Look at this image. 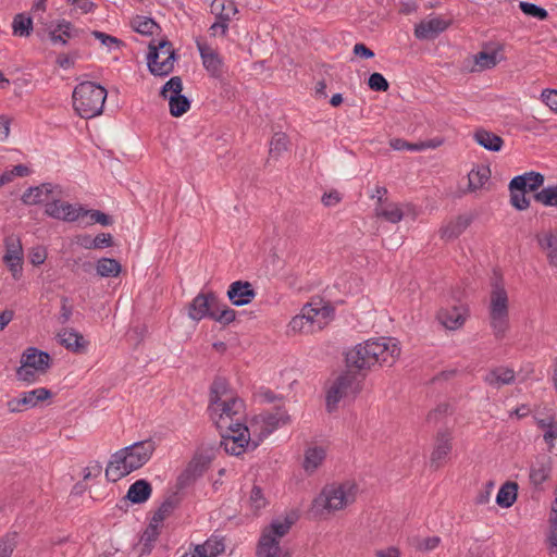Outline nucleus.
Returning a JSON list of instances; mask_svg holds the SVG:
<instances>
[{
  "label": "nucleus",
  "mask_w": 557,
  "mask_h": 557,
  "mask_svg": "<svg viewBox=\"0 0 557 557\" xmlns=\"http://www.w3.org/2000/svg\"><path fill=\"white\" fill-rule=\"evenodd\" d=\"M17 533L10 532L0 537V557H12L17 545Z\"/></svg>",
  "instance_id": "09e8293b"
},
{
  "label": "nucleus",
  "mask_w": 557,
  "mask_h": 557,
  "mask_svg": "<svg viewBox=\"0 0 557 557\" xmlns=\"http://www.w3.org/2000/svg\"><path fill=\"white\" fill-rule=\"evenodd\" d=\"M451 436L449 433H440L436 438L435 447L431 455V463L438 468L447 458L451 449Z\"/></svg>",
  "instance_id": "473e14b6"
},
{
  "label": "nucleus",
  "mask_w": 557,
  "mask_h": 557,
  "mask_svg": "<svg viewBox=\"0 0 557 557\" xmlns=\"http://www.w3.org/2000/svg\"><path fill=\"white\" fill-rule=\"evenodd\" d=\"M293 521L288 517H280L263 529L256 550L257 557H288L281 546L282 539L288 533Z\"/></svg>",
  "instance_id": "0eeeda50"
},
{
  "label": "nucleus",
  "mask_w": 557,
  "mask_h": 557,
  "mask_svg": "<svg viewBox=\"0 0 557 557\" xmlns=\"http://www.w3.org/2000/svg\"><path fill=\"white\" fill-rule=\"evenodd\" d=\"M175 502L173 499H166L153 513L151 522L160 525L162 521L173 511Z\"/></svg>",
  "instance_id": "8fccbe9b"
},
{
  "label": "nucleus",
  "mask_w": 557,
  "mask_h": 557,
  "mask_svg": "<svg viewBox=\"0 0 557 557\" xmlns=\"http://www.w3.org/2000/svg\"><path fill=\"white\" fill-rule=\"evenodd\" d=\"M333 309L322 301H312L305 305L299 314L295 315L289 324L293 333L311 334L324 329L333 318Z\"/></svg>",
  "instance_id": "39448f33"
},
{
  "label": "nucleus",
  "mask_w": 557,
  "mask_h": 557,
  "mask_svg": "<svg viewBox=\"0 0 557 557\" xmlns=\"http://www.w3.org/2000/svg\"><path fill=\"white\" fill-rule=\"evenodd\" d=\"M45 214L69 223L86 218L85 207L79 203L63 201L61 197H55L48 203Z\"/></svg>",
  "instance_id": "2eb2a0df"
},
{
  "label": "nucleus",
  "mask_w": 557,
  "mask_h": 557,
  "mask_svg": "<svg viewBox=\"0 0 557 557\" xmlns=\"http://www.w3.org/2000/svg\"><path fill=\"white\" fill-rule=\"evenodd\" d=\"M71 315H72V307L67 305L66 299H63L62 306L60 309V315H59L60 323L64 324V323L69 322V320L71 319Z\"/></svg>",
  "instance_id": "69168bd1"
},
{
  "label": "nucleus",
  "mask_w": 557,
  "mask_h": 557,
  "mask_svg": "<svg viewBox=\"0 0 557 557\" xmlns=\"http://www.w3.org/2000/svg\"><path fill=\"white\" fill-rule=\"evenodd\" d=\"M147 63L151 74L166 76L173 69L176 61L175 51L168 40H160L157 45H149Z\"/></svg>",
  "instance_id": "9b49d317"
},
{
  "label": "nucleus",
  "mask_w": 557,
  "mask_h": 557,
  "mask_svg": "<svg viewBox=\"0 0 557 557\" xmlns=\"http://www.w3.org/2000/svg\"><path fill=\"white\" fill-rule=\"evenodd\" d=\"M227 297L234 306L240 307L250 304L256 297V292L249 282L235 281L227 289Z\"/></svg>",
  "instance_id": "393cba45"
},
{
  "label": "nucleus",
  "mask_w": 557,
  "mask_h": 557,
  "mask_svg": "<svg viewBox=\"0 0 557 557\" xmlns=\"http://www.w3.org/2000/svg\"><path fill=\"white\" fill-rule=\"evenodd\" d=\"M236 318V312L227 305L216 299L213 312H211V319L221 324L227 325L232 323Z\"/></svg>",
  "instance_id": "79ce46f5"
},
{
  "label": "nucleus",
  "mask_w": 557,
  "mask_h": 557,
  "mask_svg": "<svg viewBox=\"0 0 557 557\" xmlns=\"http://www.w3.org/2000/svg\"><path fill=\"white\" fill-rule=\"evenodd\" d=\"M63 190L60 185L52 183H42L38 186L27 188L21 200L27 206L45 205V209L48 203L55 197H62Z\"/></svg>",
  "instance_id": "dca6fc26"
},
{
  "label": "nucleus",
  "mask_w": 557,
  "mask_h": 557,
  "mask_svg": "<svg viewBox=\"0 0 557 557\" xmlns=\"http://www.w3.org/2000/svg\"><path fill=\"white\" fill-rule=\"evenodd\" d=\"M503 55V46L495 45L488 47L476 54L473 55V65L471 66V72H481L485 70H490L495 67L502 60Z\"/></svg>",
  "instance_id": "4be33fe9"
},
{
  "label": "nucleus",
  "mask_w": 557,
  "mask_h": 557,
  "mask_svg": "<svg viewBox=\"0 0 557 557\" xmlns=\"http://www.w3.org/2000/svg\"><path fill=\"white\" fill-rule=\"evenodd\" d=\"M249 502H250V506L255 509V510H260L262 508L265 507L267 505V499L265 497L263 496V493L262 491L260 490V487L258 486H253L251 492H250V497H249Z\"/></svg>",
  "instance_id": "4d7b16f0"
},
{
  "label": "nucleus",
  "mask_w": 557,
  "mask_h": 557,
  "mask_svg": "<svg viewBox=\"0 0 557 557\" xmlns=\"http://www.w3.org/2000/svg\"><path fill=\"white\" fill-rule=\"evenodd\" d=\"M218 297L214 294H199L189 305L188 315L194 321H200L205 318L211 319Z\"/></svg>",
  "instance_id": "5701e85b"
},
{
  "label": "nucleus",
  "mask_w": 557,
  "mask_h": 557,
  "mask_svg": "<svg viewBox=\"0 0 557 557\" xmlns=\"http://www.w3.org/2000/svg\"><path fill=\"white\" fill-rule=\"evenodd\" d=\"M509 190L511 193L510 202L516 209L525 210L529 208L530 200L525 197V190Z\"/></svg>",
  "instance_id": "603ef678"
},
{
  "label": "nucleus",
  "mask_w": 557,
  "mask_h": 557,
  "mask_svg": "<svg viewBox=\"0 0 557 557\" xmlns=\"http://www.w3.org/2000/svg\"><path fill=\"white\" fill-rule=\"evenodd\" d=\"M76 59L77 53L60 54L57 58V64L64 70H69L74 66Z\"/></svg>",
  "instance_id": "680f3d73"
},
{
  "label": "nucleus",
  "mask_w": 557,
  "mask_h": 557,
  "mask_svg": "<svg viewBox=\"0 0 557 557\" xmlns=\"http://www.w3.org/2000/svg\"><path fill=\"white\" fill-rule=\"evenodd\" d=\"M48 252L44 246L33 247L29 251L28 258L29 262L35 265H41L47 259Z\"/></svg>",
  "instance_id": "5fc2aeb1"
},
{
  "label": "nucleus",
  "mask_w": 557,
  "mask_h": 557,
  "mask_svg": "<svg viewBox=\"0 0 557 557\" xmlns=\"http://www.w3.org/2000/svg\"><path fill=\"white\" fill-rule=\"evenodd\" d=\"M13 35L28 37L33 30V20L25 13L16 14L12 21Z\"/></svg>",
  "instance_id": "a19ab883"
},
{
  "label": "nucleus",
  "mask_w": 557,
  "mask_h": 557,
  "mask_svg": "<svg viewBox=\"0 0 557 557\" xmlns=\"http://www.w3.org/2000/svg\"><path fill=\"white\" fill-rule=\"evenodd\" d=\"M211 13L228 24L237 15L238 9L235 2H211Z\"/></svg>",
  "instance_id": "ea45409f"
},
{
  "label": "nucleus",
  "mask_w": 557,
  "mask_h": 557,
  "mask_svg": "<svg viewBox=\"0 0 557 557\" xmlns=\"http://www.w3.org/2000/svg\"><path fill=\"white\" fill-rule=\"evenodd\" d=\"M553 460L549 456L536 455L530 463L529 479L532 485L540 486L550 476Z\"/></svg>",
  "instance_id": "b1692460"
},
{
  "label": "nucleus",
  "mask_w": 557,
  "mask_h": 557,
  "mask_svg": "<svg viewBox=\"0 0 557 557\" xmlns=\"http://www.w3.org/2000/svg\"><path fill=\"white\" fill-rule=\"evenodd\" d=\"M288 137L284 133H275L270 141V156L278 158L288 149Z\"/></svg>",
  "instance_id": "49530a36"
},
{
  "label": "nucleus",
  "mask_w": 557,
  "mask_h": 557,
  "mask_svg": "<svg viewBox=\"0 0 557 557\" xmlns=\"http://www.w3.org/2000/svg\"><path fill=\"white\" fill-rule=\"evenodd\" d=\"M85 212L86 216L90 218V221L87 224L98 223L103 226L112 224V219L99 210H89L85 208Z\"/></svg>",
  "instance_id": "864d4df0"
},
{
  "label": "nucleus",
  "mask_w": 557,
  "mask_h": 557,
  "mask_svg": "<svg viewBox=\"0 0 557 557\" xmlns=\"http://www.w3.org/2000/svg\"><path fill=\"white\" fill-rule=\"evenodd\" d=\"M49 36L53 44L65 45L70 39L78 36V30L70 22L62 20L50 24Z\"/></svg>",
  "instance_id": "c85d7f7f"
},
{
  "label": "nucleus",
  "mask_w": 557,
  "mask_h": 557,
  "mask_svg": "<svg viewBox=\"0 0 557 557\" xmlns=\"http://www.w3.org/2000/svg\"><path fill=\"white\" fill-rule=\"evenodd\" d=\"M227 29H228V24L226 22H223L218 18L210 27V32L213 36H216L218 34L226 35Z\"/></svg>",
  "instance_id": "338daca9"
},
{
  "label": "nucleus",
  "mask_w": 557,
  "mask_h": 557,
  "mask_svg": "<svg viewBox=\"0 0 557 557\" xmlns=\"http://www.w3.org/2000/svg\"><path fill=\"white\" fill-rule=\"evenodd\" d=\"M535 424L542 432L543 440L550 451L555 447L557 440V419L553 414L535 417Z\"/></svg>",
  "instance_id": "cd10ccee"
},
{
  "label": "nucleus",
  "mask_w": 557,
  "mask_h": 557,
  "mask_svg": "<svg viewBox=\"0 0 557 557\" xmlns=\"http://www.w3.org/2000/svg\"><path fill=\"white\" fill-rule=\"evenodd\" d=\"M550 554H557V491L555 492V499L552 504L549 515V533L547 537Z\"/></svg>",
  "instance_id": "c03bdc74"
},
{
  "label": "nucleus",
  "mask_w": 557,
  "mask_h": 557,
  "mask_svg": "<svg viewBox=\"0 0 557 557\" xmlns=\"http://www.w3.org/2000/svg\"><path fill=\"white\" fill-rule=\"evenodd\" d=\"M51 366V357L48 352L35 347H28L21 356V366L16 370L20 381L27 384L37 382L39 376L47 373Z\"/></svg>",
  "instance_id": "1a4fd4ad"
},
{
  "label": "nucleus",
  "mask_w": 557,
  "mask_h": 557,
  "mask_svg": "<svg viewBox=\"0 0 557 557\" xmlns=\"http://www.w3.org/2000/svg\"><path fill=\"white\" fill-rule=\"evenodd\" d=\"M473 138L478 145L482 146L488 151H499L504 146V140L502 137L483 128L475 131Z\"/></svg>",
  "instance_id": "72a5a7b5"
},
{
  "label": "nucleus",
  "mask_w": 557,
  "mask_h": 557,
  "mask_svg": "<svg viewBox=\"0 0 557 557\" xmlns=\"http://www.w3.org/2000/svg\"><path fill=\"white\" fill-rule=\"evenodd\" d=\"M358 487L355 483L329 484L313 499L311 511L324 516L345 509L356 500Z\"/></svg>",
  "instance_id": "20e7f679"
},
{
  "label": "nucleus",
  "mask_w": 557,
  "mask_h": 557,
  "mask_svg": "<svg viewBox=\"0 0 557 557\" xmlns=\"http://www.w3.org/2000/svg\"><path fill=\"white\" fill-rule=\"evenodd\" d=\"M490 177L491 170L488 166L476 165L468 174L469 189L474 191L482 188L487 183Z\"/></svg>",
  "instance_id": "58836bf2"
},
{
  "label": "nucleus",
  "mask_w": 557,
  "mask_h": 557,
  "mask_svg": "<svg viewBox=\"0 0 557 557\" xmlns=\"http://www.w3.org/2000/svg\"><path fill=\"white\" fill-rule=\"evenodd\" d=\"M358 393L355 377L350 374H342L336 377L326 392V409L329 412L336 410L341 401L350 400Z\"/></svg>",
  "instance_id": "f8f14e48"
},
{
  "label": "nucleus",
  "mask_w": 557,
  "mask_h": 557,
  "mask_svg": "<svg viewBox=\"0 0 557 557\" xmlns=\"http://www.w3.org/2000/svg\"><path fill=\"white\" fill-rule=\"evenodd\" d=\"M544 184V176L539 172H527L515 176L509 183V189L535 191Z\"/></svg>",
  "instance_id": "bb28decb"
},
{
  "label": "nucleus",
  "mask_w": 557,
  "mask_h": 557,
  "mask_svg": "<svg viewBox=\"0 0 557 557\" xmlns=\"http://www.w3.org/2000/svg\"><path fill=\"white\" fill-rule=\"evenodd\" d=\"M112 245V236L110 234L101 233L94 238V249H101Z\"/></svg>",
  "instance_id": "e2e57ef3"
},
{
  "label": "nucleus",
  "mask_w": 557,
  "mask_h": 557,
  "mask_svg": "<svg viewBox=\"0 0 557 557\" xmlns=\"http://www.w3.org/2000/svg\"><path fill=\"white\" fill-rule=\"evenodd\" d=\"M520 9L523 13L533 16L537 20H545L547 16V12L545 9L534 4L533 2H519Z\"/></svg>",
  "instance_id": "3c124183"
},
{
  "label": "nucleus",
  "mask_w": 557,
  "mask_h": 557,
  "mask_svg": "<svg viewBox=\"0 0 557 557\" xmlns=\"http://www.w3.org/2000/svg\"><path fill=\"white\" fill-rule=\"evenodd\" d=\"M212 460V454L197 453L188 462L186 468L177 478L178 488H185L191 485L197 479L203 475Z\"/></svg>",
  "instance_id": "f3484780"
},
{
  "label": "nucleus",
  "mask_w": 557,
  "mask_h": 557,
  "mask_svg": "<svg viewBox=\"0 0 557 557\" xmlns=\"http://www.w3.org/2000/svg\"><path fill=\"white\" fill-rule=\"evenodd\" d=\"M534 199L546 207L557 206V185L543 188L534 195Z\"/></svg>",
  "instance_id": "de8ad7c7"
},
{
  "label": "nucleus",
  "mask_w": 557,
  "mask_h": 557,
  "mask_svg": "<svg viewBox=\"0 0 557 557\" xmlns=\"http://www.w3.org/2000/svg\"><path fill=\"white\" fill-rule=\"evenodd\" d=\"M518 484L506 482L503 484L496 496V504L502 508H509L517 499Z\"/></svg>",
  "instance_id": "4c0bfd02"
},
{
  "label": "nucleus",
  "mask_w": 557,
  "mask_h": 557,
  "mask_svg": "<svg viewBox=\"0 0 557 557\" xmlns=\"http://www.w3.org/2000/svg\"><path fill=\"white\" fill-rule=\"evenodd\" d=\"M326 457V450L322 446H309L305 450L302 468L308 474L314 473L323 463Z\"/></svg>",
  "instance_id": "c756f323"
},
{
  "label": "nucleus",
  "mask_w": 557,
  "mask_h": 557,
  "mask_svg": "<svg viewBox=\"0 0 557 557\" xmlns=\"http://www.w3.org/2000/svg\"><path fill=\"white\" fill-rule=\"evenodd\" d=\"M440 541L441 540L438 536L426 537V539L421 540L418 543L417 547H418V549H420L422 552H430V550L435 549L438 546Z\"/></svg>",
  "instance_id": "052dcab7"
},
{
  "label": "nucleus",
  "mask_w": 557,
  "mask_h": 557,
  "mask_svg": "<svg viewBox=\"0 0 557 557\" xmlns=\"http://www.w3.org/2000/svg\"><path fill=\"white\" fill-rule=\"evenodd\" d=\"M400 345L394 337H380L357 345L347 355L349 364L362 370L373 366L392 367L400 357Z\"/></svg>",
  "instance_id": "f03ea898"
},
{
  "label": "nucleus",
  "mask_w": 557,
  "mask_h": 557,
  "mask_svg": "<svg viewBox=\"0 0 557 557\" xmlns=\"http://www.w3.org/2000/svg\"><path fill=\"white\" fill-rule=\"evenodd\" d=\"M92 36L98 39L102 46L107 47L109 50L119 48L121 41L111 35L104 34L102 32L95 30L92 32Z\"/></svg>",
  "instance_id": "6e6d98bb"
},
{
  "label": "nucleus",
  "mask_w": 557,
  "mask_h": 557,
  "mask_svg": "<svg viewBox=\"0 0 557 557\" xmlns=\"http://www.w3.org/2000/svg\"><path fill=\"white\" fill-rule=\"evenodd\" d=\"M368 85L372 90L386 91L388 89V83L385 77L380 73H373L370 75Z\"/></svg>",
  "instance_id": "13d9d810"
},
{
  "label": "nucleus",
  "mask_w": 557,
  "mask_h": 557,
  "mask_svg": "<svg viewBox=\"0 0 557 557\" xmlns=\"http://www.w3.org/2000/svg\"><path fill=\"white\" fill-rule=\"evenodd\" d=\"M219 384L215 382L212 389L210 417L220 430L225 451L238 456L246 446H249L248 426L240 423L244 403L232 396L219 397L216 391Z\"/></svg>",
  "instance_id": "f257e3e1"
},
{
  "label": "nucleus",
  "mask_w": 557,
  "mask_h": 557,
  "mask_svg": "<svg viewBox=\"0 0 557 557\" xmlns=\"http://www.w3.org/2000/svg\"><path fill=\"white\" fill-rule=\"evenodd\" d=\"M183 83L180 76L171 77L161 89V97L169 101L171 115L178 117L186 113L190 108V101L181 92Z\"/></svg>",
  "instance_id": "ddd939ff"
},
{
  "label": "nucleus",
  "mask_w": 557,
  "mask_h": 557,
  "mask_svg": "<svg viewBox=\"0 0 557 557\" xmlns=\"http://www.w3.org/2000/svg\"><path fill=\"white\" fill-rule=\"evenodd\" d=\"M488 318L494 336L504 338L509 330V298L505 287L497 283L492 286Z\"/></svg>",
  "instance_id": "6e6552de"
},
{
  "label": "nucleus",
  "mask_w": 557,
  "mask_h": 557,
  "mask_svg": "<svg viewBox=\"0 0 557 557\" xmlns=\"http://www.w3.org/2000/svg\"><path fill=\"white\" fill-rule=\"evenodd\" d=\"M132 28L141 35H153L158 29V24L150 17L138 16L132 21Z\"/></svg>",
  "instance_id": "a18cd8bd"
},
{
  "label": "nucleus",
  "mask_w": 557,
  "mask_h": 557,
  "mask_svg": "<svg viewBox=\"0 0 557 557\" xmlns=\"http://www.w3.org/2000/svg\"><path fill=\"white\" fill-rule=\"evenodd\" d=\"M450 25V20L442 16H430L414 27V36L420 40L435 39Z\"/></svg>",
  "instance_id": "aec40b11"
},
{
  "label": "nucleus",
  "mask_w": 557,
  "mask_h": 557,
  "mask_svg": "<svg viewBox=\"0 0 557 557\" xmlns=\"http://www.w3.org/2000/svg\"><path fill=\"white\" fill-rule=\"evenodd\" d=\"M536 238L539 246L546 253L549 264L557 267V236L550 232H544Z\"/></svg>",
  "instance_id": "f704fd0d"
},
{
  "label": "nucleus",
  "mask_w": 557,
  "mask_h": 557,
  "mask_svg": "<svg viewBox=\"0 0 557 557\" xmlns=\"http://www.w3.org/2000/svg\"><path fill=\"white\" fill-rule=\"evenodd\" d=\"M159 535V525L150 522L148 528L145 530L141 541L145 546H150L158 537Z\"/></svg>",
  "instance_id": "bf43d9fd"
},
{
  "label": "nucleus",
  "mask_w": 557,
  "mask_h": 557,
  "mask_svg": "<svg viewBox=\"0 0 557 557\" xmlns=\"http://www.w3.org/2000/svg\"><path fill=\"white\" fill-rule=\"evenodd\" d=\"M471 223L472 216L470 214L458 215L441 227L440 235L445 240L456 239L470 226Z\"/></svg>",
  "instance_id": "a878e982"
},
{
  "label": "nucleus",
  "mask_w": 557,
  "mask_h": 557,
  "mask_svg": "<svg viewBox=\"0 0 557 557\" xmlns=\"http://www.w3.org/2000/svg\"><path fill=\"white\" fill-rule=\"evenodd\" d=\"M60 343L71 351H83L87 347L84 336L74 329H63L58 333Z\"/></svg>",
  "instance_id": "2f4dec72"
},
{
  "label": "nucleus",
  "mask_w": 557,
  "mask_h": 557,
  "mask_svg": "<svg viewBox=\"0 0 557 557\" xmlns=\"http://www.w3.org/2000/svg\"><path fill=\"white\" fill-rule=\"evenodd\" d=\"M469 312L465 306H450L441 308L436 318L446 330L456 331L465 324Z\"/></svg>",
  "instance_id": "412c9836"
},
{
  "label": "nucleus",
  "mask_w": 557,
  "mask_h": 557,
  "mask_svg": "<svg viewBox=\"0 0 557 557\" xmlns=\"http://www.w3.org/2000/svg\"><path fill=\"white\" fill-rule=\"evenodd\" d=\"M354 53L364 59H370L374 55L373 51L366 47L363 44H356L354 46Z\"/></svg>",
  "instance_id": "774afa93"
},
{
  "label": "nucleus",
  "mask_w": 557,
  "mask_h": 557,
  "mask_svg": "<svg viewBox=\"0 0 557 557\" xmlns=\"http://www.w3.org/2000/svg\"><path fill=\"white\" fill-rule=\"evenodd\" d=\"M375 214L391 223H398L404 219L400 203L381 202L375 207Z\"/></svg>",
  "instance_id": "c9c22d12"
},
{
  "label": "nucleus",
  "mask_w": 557,
  "mask_h": 557,
  "mask_svg": "<svg viewBox=\"0 0 557 557\" xmlns=\"http://www.w3.org/2000/svg\"><path fill=\"white\" fill-rule=\"evenodd\" d=\"M153 450L154 446L150 441L137 442L117 450L107 466V479L116 482L141 468L150 459Z\"/></svg>",
  "instance_id": "7ed1b4c3"
},
{
  "label": "nucleus",
  "mask_w": 557,
  "mask_h": 557,
  "mask_svg": "<svg viewBox=\"0 0 557 557\" xmlns=\"http://www.w3.org/2000/svg\"><path fill=\"white\" fill-rule=\"evenodd\" d=\"M542 99L552 110L557 111V90H544Z\"/></svg>",
  "instance_id": "0e129e2a"
},
{
  "label": "nucleus",
  "mask_w": 557,
  "mask_h": 557,
  "mask_svg": "<svg viewBox=\"0 0 557 557\" xmlns=\"http://www.w3.org/2000/svg\"><path fill=\"white\" fill-rule=\"evenodd\" d=\"M290 419L286 411L276 410L275 412H267L256 416L249 426V446L252 449L270 435L274 430L289 423Z\"/></svg>",
  "instance_id": "9d476101"
},
{
  "label": "nucleus",
  "mask_w": 557,
  "mask_h": 557,
  "mask_svg": "<svg viewBox=\"0 0 557 557\" xmlns=\"http://www.w3.org/2000/svg\"><path fill=\"white\" fill-rule=\"evenodd\" d=\"M196 45L201 57L202 65L207 72L213 77L221 76L223 73L224 61L218 50L205 40L198 39Z\"/></svg>",
  "instance_id": "6ab92c4d"
},
{
  "label": "nucleus",
  "mask_w": 557,
  "mask_h": 557,
  "mask_svg": "<svg viewBox=\"0 0 557 557\" xmlns=\"http://www.w3.org/2000/svg\"><path fill=\"white\" fill-rule=\"evenodd\" d=\"M96 270L101 277H116L121 273V264L111 258H101L98 260Z\"/></svg>",
  "instance_id": "37998d69"
},
{
  "label": "nucleus",
  "mask_w": 557,
  "mask_h": 557,
  "mask_svg": "<svg viewBox=\"0 0 557 557\" xmlns=\"http://www.w3.org/2000/svg\"><path fill=\"white\" fill-rule=\"evenodd\" d=\"M152 488L148 481L137 480L134 482L127 491V499L133 504H143L149 499Z\"/></svg>",
  "instance_id": "e433bc0d"
},
{
  "label": "nucleus",
  "mask_w": 557,
  "mask_h": 557,
  "mask_svg": "<svg viewBox=\"0 0 557 557\" xmlns=\"http://www.w3.org/2000/svg\"><path fill=\"white\" fill-rule=\"evenodd\" d=\"M107 90L92 82L78 84L73 91V108L83 119H91L102 113Z\"/></svg>",
  "instance_id": "423d86ee"
},
{
  "label": "nucleus",
  "mask_w": 557,
  "mask_h": 557,
  "mask_svg": "<svg viewBox=\"0 0 557 557\" xmlns=\"http://www.w3.org/2000/svg\"><path fill=\"white\" fill-rule=\"evenodd\" d=\"M3 262L15 281L23 275L24 251L20 236L11 234L4 238Z\"/></svg>",
  "instance_id": "4468645a"
},
{
  "label": "nucleus",
  "mask_w": 557,
  "mask_h": 557,
  "mask_svg": "<svg viewBox=\"0 0 557 557\" xmlns=\"http://www.w3.org/2000/svg\"><path fill=\"white\" fill-rule=\"evenodd\" d=\"M515 371L507 367H497L491 370L485 376L484 382L494 388L509 385L515 382Z\"/></svg>",
  "instance_id": "7c9ffc66"
},
{
  "label": "nucleus",
  "mask_w": 557,
  "mask_h": 557,
  "mask_svg": "<svg viewBox=\"0 0 557 557\" xmlns=\"http://www.w3.org/2000/svg\"><path fill=\"white\" fill-rule=\"evenodd\" d=\"M52 396L51 392L46 387H38L28 392H23L18 397L8 401V407L11 412H20L23 408H34L38 404L49 399Z\"/></svg>",
  "instance_id": "a211bd4d"
}]
</instances>
